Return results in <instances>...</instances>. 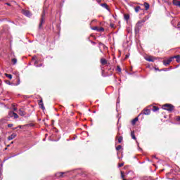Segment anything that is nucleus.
Here are the masks:
<instances>
[{"mask_svg": "<svg viewBox=\"0 0 180 180\" xmlns=\"http://www.w3.org/2000/svg\"><path fill=\"white\" fill-rule=\"evenodd\" d=\"M117 71L122 72V68H120V66L117 67Z\"/></svg>", "mask_w": 180, "mask_h": 180, "instance_id": "obj_27", "label": "nucleus"}, {"mask_svg": "<svg viewBox=\"0 0 180 180\" xmlns=\"http://www.w3.org/2000/svg\"><path fill=\"white\" fill-rule=\"evenodd\" d=\"M125 1H127V0H124Z\"/></svg>", "mask_w": 180, "mask_h": 180, "instance_id": "obj_46", "label": "nucleus"}, {"mask_svg": "<svg viewBox=\"0 0 180 180\" xmlns=\"http://www.w3.org/2000/svg\"><path fill=\"white\" fill-rule=\"evenodd\" d=\"M124 18L125 20H129V19H130V15L129 14H124Z\"/></svg>", "mask_w": 180, "mask_h": 180, "instance_id": "obj_19", "label": "nucleus"}, {"mask_svg": "<svg viewBox=\"0 0 180 180\" xmlns=\"http://www.w3.org/2000/svg\"><path fill=\"white\" fill-rule=\"evenodd\" d=\"M11 62H12V64H13V65H15V64H16V63H18V59H16V58H13V59L11 60Z\"/></svg>", "mask_w": 180, "mask_h": 180, "instance_id": "obj_20", "label": "nucleus"}, {"mask_svg": "<svg viewBox=\"0 0 180 180\" xmlns=\"http://www.w3.org/2000/svg\"><path fill=\"white\" fill-rule=\"evenodd\" d=\"M126 58H129V55H127V56H126Z\"/></svg>", "mask_w": 180, "mask_h": 180, "instance_id": "obj_37", "label": "nucleus"}, {"mask_svg": "<svg viewBox=\"0 0 180 180\" xmlns=\"http://www.w3.org/2000/svg\"><path fill=\"white\" fill-rule=\"evenodd\" d=\"M92 22H96V20H93Z\"/></svg>", "mask_w": 180, "mask_h": 180, "instance_id": "obj_40", "label": "nucleus"}, {"mask_svg": "<svg viewBox=\"0 0 180 180\" xmlns=\"http://www.w3.org/2000/svg\"><path fill=\"white\" fill-rule=\"evenodd\" d=\"M25 126H27L28 127H33V126H34V124L31 123V124H27Z\"/></svg>", "mask_w": 180, "mask_h": 180, "instance_id": "obj_29", "label": "nucleus"}, {"mask_svg": "<svg viewBox=\"0 0 180 180\" xmlns=\"http://www.w3.org/2000/svg\"><path fill=\"white\" fill-rule=\"evenodd\" d=\"M138 121H139V118H138V117L134 118V119L131 121V124H133V125L136 124V123H137Z\"/></svg>", "mask_w": 180, "mask_h": 180, "instance_id": "obj_17", "label": "nucleus"}, {"mask_svg": "<svg viewBox=\"0 0 180 180\" xmlns=\"http://www.w3.org/2000/svg\"><path fill=\"white\" fill-rule=\"evenodd\" d=\"M98 28H99L98 27H91L92 30H96V32H98Z\"/></svg>", "mask_w": 180, "mask_h": 180, "instance_id": "obj_25", "label": "nucleus"}, {"mask_svg": "<svg viewBox=\"0 0 180 180\" xmlns=\"http://www.w3.org/2000/svg\"><path fill=\"white\" fill-rule=\"evenodd\" d=\"M122 141H123V137L120 136V137L118 138V143H122Z\"/></svg>", "mask_w": 180, "mask_h": 180, "instance_id": "obj_24", "label": "nucleus"}, {"mask_svg": "<svg viewBox=\"0 0 180 180\" xmlns=\"http://www.w3.org/2000/svg\"><path fill=\"white\" fill-rule=\"evenodd\" d=\"M124 165V162L120 163V164H118V168H120L121 167H123Z\"/></svg>", "mask_w": 180, "mask_h": 180, "instance_id": "obj_30", "label": "nucleus"}, {"mask_svg": "<svg viewBox=\"0 0 180 180\" xmlns=\"http://www.w3.org/2000/svg\"><path fill=\"white\" fill-rule=\"evenodd\" d=\"M176 58V61H179V60H180V56H179V58Z\"/></svg>", "mask_w": 180, "mask_h": 180, "instance_id": "obj_36", "label": "nucleus"}, {"mask_svg": "<svg viewBox=\"0 0 180 180\" xmlns=\"http://www.w3.org/2000/svg\"><path fill=\"white\" fill-rule=\"evenodd\" d=\"M131 137L133 139V140H137V138H136V135H134V131H132L131 132Z\"/></svg>", "mask_w": 180, "mask_h": 180, "instance_id": "obj_16", "label": "nucleus"}, {"mask_svg": "<svg viewBox=\"0 0 180 180\" xmlns=\"http://www.w3.org/2000/svg\"><path fill=\"white\" fill-rule=\"evenodd\" d=\"M121 178L124 179V174H123V172H121Z\"/></svg>", "mask_w": 180, "mask_h": 180, "instance_id": "obj_31", "label": "nucleus"}, {"mask_svg": "<svg viewBox=\"0 0 180 180\" xmlns=\"http://www.w3.org/2000/svg\"><path fill=\"white\" fill-rule=\"evenodd\" d=\"M144 20H139L136 25V27L137 29H139L140 27H141V26H143V23H144Z\"/></svg>", "mask_w": 180, "mask_h": 180, "instance_id": "obj_5", "label": "nucleus"}, {"mask_svg": "<svg viewBox=\"0 0 180 180\" xmlns=\"http://www.w3.org/2000/svg\"><path fill=\"white\" fill-rule=\"evenodd\" d=\"M122 149V146L119 145L116 147V150L117 151H119V150H121Z\"/></svg>", "mask_w": 180, "mask_h": 180, "instance_id": "obj_26", "label": "nucleus"}, {"mask_svg": "<svg viewBox=\"0 0 180 180\" xmlns=\"http://www.w3.org/2000/svg\"><path fill=\"white\" fill-rule=\"evenodd\" d=\"M15 137H16V134H12L10 136L8 137V141L13 140Z\"/></svg>", "mask_w": 180, "mask_h": 180, "instance_id": "obj_14", "label": "nucleus"}, {"mask_svg": "<svg viewBox=\"0 0 180 180\" xmlns=\"http://www.w3.org/2000/svg\"><path fill=\"white\" fill-rule=\"evenodd\" d=\"M18 127H19L20 129H22V126H20H20H18Z\"/></svg>", "mask_w": 180, "mask_h": 180, "instance_id": "obj_39", "label": "nucleus"}, {"mask_svg": "<svg viewBox=\"0 0 180 180\" xmlns=\"http://www.w3.org/2000/svg\"><path fill=\"white\" fill-rule=\"evenodd\" d=\"M44 16H46V12L44 11V12L41 14V21L39 23V29H41V26H43V23H44Z\"/></svg>", "mask_w": 180, "mask_h": 180, "instance_id": "obj_3", "label": "nucleus"}, {"mask_svg": "<svg viewBox=\"0 0 180 180\" xmlns=\"http://www.w3.org/2000/svg\"><path fill=\"white\" fill-rule=\"evenodd\" d=\"M143 6L145 7L146 11H148V9H150V4L147 2L143 4Z\"/></svg>", "mask_w": 180, "mask_h": 180, "instance_id": "obj_12", "label": "nucleus"}, {"mask_svg": "<svg viewBox=\"0 0 180 180\" xmlns=\"http://www.w3.org/2000/svg\"><path fill=\"white\" fill-rule=\"evenodd\" d=\"M134 11L136 13H139V12H140V11H141V7H140L139 6H136L134 8Z\"/></svg>", "mask_w": 180, "mask_h": 180, "instance_id": "obj_15", "label": "nucleus"}, {"mask_svg": "<svg viewBox=\"0 0 180 180\" xmlns=\"http://www.w3.org/2000/svg\"><path fill=\"white\" fill-rule=\"evenodd\" d=\"M63 175H64V172H58L56 174V178H63Z\"/></svg>", "mask_w": 180, "mask_h": 180, "instance_id": "obj_10", "label": "nucleus"}, {"mask_svg": "<svg viewBox=\"0 0 180 180\" xmlns=\"http://www.w3.org/2000/svg\"><path fill=\"white\" fill-rule=\"evenodd\" d=\"M162 109L165 110H168L169 112H172L174 110V105L171 104H165L162 106Z\"/></svg>", "mask_w": 180, "mask_h": 180, "instance_id": "obj_2", "label": "nucleus"}, {"mask_svg": "<svg viewBox=\"0 0 180 180\" xmlns=\"http://www.w3.org/2000/svg\"><path fill=\"white\" fill-rule=\"evenodd\" d=\"M16 110H17L16 108H13V110L16 111Z\"/></svg>", "mask_w": 180, "mask_h": 180, "instance_id": "obj_38", "label": "nucleus"}, {"mask_svg": "<svg viewBox=\"0 0 180 180\" xmlns=\"http://www.w3.org/2000/svg\"><path fill=\"white\" fill-rule=\"evenodd\" d=\"M9 117H14V119H18L19 117V115L16 112H13V111H10L8 112Z\"/></svg>", "mask_w": 180, "mask_h": 180, "instance_id": "obj_4", "label": "nucleus"}, {"mask_svg": "<svg viewBox=\"0 0 180 180\" xmlns=\"http://www.w3.org/2000/svg\"><path fill=\"white\" fill-rule=\"evenodd\" d=\"M150 113H151V111H150L148 109L143 110V115H150Z\"/></svg>", "mask_w": 180, "mask_h": 180, "instance_id": "obj_18", "label": "nucleus"}, {"mask_svg": "<svg viewBox=\"0 0 180 180\" xmlns=\"http://www.w3.org/2000/svg\"><path fill=\"white\" fill-rule=\"evenodd\" d=\"M6 77L7 78H8L9 79H12V75L6 74Z\"/></svg>", "mask_w": 180, "mask_h": 180, "instance_id": "obj_22", "label": "nucleus"}, {"mask_svg": "<svg viewBox=\"0 0 180 180\" xmlns=\"http://www.w3.org/2000/svg\"><path fill=\"white\" fill-rule=\"evenodd\" d=\"M98 4H101L102 2V0H97Z\"/></svg>", "mask_w": 180, "mask_h": 180, "instance_id": "obj_35", "label": "nucleus"}, {"mask_svg": "<svg viewBox=\"0 0 180 180\" xmlns=\"http://www.w3.org/2000/svg\"><path fill=\"white\" fill-rule=\"evenodd\" d=\"M11 144H13V141H12V142L11 143Z\"/></svg>", "mask_w": 180, "mask_h": 180, "instance_id": "obj_43", "label": "nucleus"}, {"mask_svg": "<svg viewBox=\"0 0 180 180\" xmlns=\"http://www.w3.org/2000/svg\"><path fill=\"white\" fill-rule=\"evenodd\" d=\"M176 120L177 122H180V117H176Z\"/></svg>", "mask_w": 180, "mask_h": 180, "instance_id": "obj_33", "label": "nucleus"}, {"mask_svg": "<svg viewBox=\"0 0 180 180\" xmlns=\"http://www.w3.org/2000/svg\"><path fill=\"white\" fill-rule=\"evenodd\" d=\"M39 105L40 106L41 108H42L43 110H44L45 108H44V104L43 103V100L41 99L39 102Z\"/></svg>", "mask_w": 180, "mask_h": 180, "instance_id": "obj_9", "label": "nucleus"}, {"mask_svg": "<svg viewBox=\"0 0 180 180\" xmlns=\"http://www.w3.org/2000/svg\"><path fill=\"white\" fill-rule=\"evenodd\" d=\"M179 58V56H172V58L167 60H165L163 61V64L164 65H169L172 62V60H174V58Z\"/></svg>", "mask_w": 180, "mask_h": 180, "instance_id": "obj_1", "label": "nucleus"}, {"mask_svg": "<svg viewBox=\"0 0 180 180\" xmlns=\"http://www.w3.org/2000/svg\"><path fill=\"white\" fill-rule=\"evenodd\" d=\"M173 5H175V6L180 7V1L178 0H173Z\"/></svg>", "mask_w": 180, "mask_h": 180, "instance_id": "obj_11", "label": "nucleus"}, {"mask_svg": "<svg viewBox=\"0 0 180 180\" xmlns=\"http://www.w3.org/2000/svg\"><path fill=\"white\" fill-rule=\"evenodd\" d=\"M101 6H102L103 8H105V9H109L108 7V4H101Z\"/></svg>", "mask_w": 180, "mask_h": 180, "instance_id": "obj_21", "label": "nucleus"}, {"mask_svg": "<svg viewBox=\"0 0 180 180\" xmlns=\"http://www.w3.org/2000/svg\"><path fill=\"white\" fill-rule=\"evenodd\" d=\"M98 32H105V29L103 27H98Z\"/></svg>", "mask_w": 180, "mask_h": 180, "instance_id": "obj_23", "label": "nucleus"}, {"mask_svg": "<svg viewBox=\"0 0 180 180\" xmlns=\"http://www.w3.org/2000/svg\"><path fill=\"white\" fill-rule=\"evenodd\" d=\"M160 108H158V107L154 106L153 107V112H157Z\"/></svg>", "mask_w": 180, "mask_h": 180, "instance_id": "obj_28", "label": "nucleus"}, {"mask_svg": "<svg viewBox=\"0 0 180 180\" xmlns=\"http://www.w3.org/2000/svg\"><path fill=\"white\" fill-rule=\"evenodd\" d=\"M13 126V124H8V127H12Z\"/></svg>", "mask_w": 180, "mask_h": 180, "instance_id": "obj_34", "label": "nucleus"}, {"mask_svg": "<svg viewBox=\"0 0 180 180\" xmlns=\"http://www.w3.org/2000/svg\"><path fill=\"white\" fill-rule=\"evenodd\" d=\"M22 13L27 18H30V16H32V13H30V11L27 10H22Z\"/></svg>", "mask_w": 180, "mask_h": 180, "instance_id": "obj_6", "label": "nucleus"}, {"mask_svg": "<svg viewBox=\"0 0 180 180\" xmlns=\"http://www.w3.org/2000/svg\"><path fill=\"white\" fill-rule=\"evenodd\" d=\"M123 180H126V179H124Z\"/></svg>", "mask_w": 180, "mask_h": 180, "instance_id": "obj_47", "label": "nucleus"}, {"mask_svg": "<svg viewBox=\"0 0 180 180\" xmlns=\"http://www.w3.org/2000/svg\"><path fill=\"white\" fill-rule=\"evenodd\" d=\"M18 84H20V79H18Z\"/></svg>", "mask_w": 180, "mask_h": 180, "instance_id": "obj_41", "label": "nucleus"}, {"mask_svg": "<svg viewBox=\"0 0 180 180\" xmlns=\"http://www.w3.org/2000/svg\"><path fill=\"white\" fill-rule=\"evenodd\" d=\"M7 147H11V145H7Z\"/></svg>", "mask_w": 180, "mask_h": 180, "instance_id": "obj_42", "label": "nucleus"}, {"mask_svg": "<svg viewBox=\"0 0 180 180\" xmlns=\"http://www.w3.org/2000/svg\"><path fill=\"white\" fill-rule=\"evenodd\" d=\"M20 116H25V115H26V112H25V110L20 109L19 112H18Z\"/></svg>", "mask_w": 180, "mask_h": 180, "instance_id": "obj_13", "label": "nucleus"}, {"mask_svg": "<svg viewBox=\"0 0 180 180\" xmlns=\"http://www.w3.org/2000/svg\"><path fill=\"white\" fill-rule=\"evenodd\" d=\"M110 27H112V29H114V27H115V24L111 23V24L110 25Z\"/></svg>", "mask_w": 180, "mask_h": 180, "instance_id": "obj_32", "label": "nucleus"}, {"mask_svg": "<svg viewBox=\"0 0 180 180\" xmlns=\"http://www.w3.org/2000/svg\"><path fill=\"white\" fill-rule=\"evenodd\" d=\"M5 150H8V148H6Z\"/></svg>", "mask_w": 180, "mask_h": 180, "instance_id": "obj_45", "label": "nucleus"}, {"mask_svg": "<svg viewBox=\"0 0 180 180\" xmlns=\"http://www.w3.org/2000/svg\"><path fill=\"white\" fill-rule=\"evenodd\" d=\"M6 5H9V3H6Z\"/></svg>", "mask_w": 180, "mask_h": 180, "instance_id": "obj_44", "label": "nucleus"}, {"mask_svg": "<svg viewBox=\"0 0 180 180\" xmlns=\"http://www.w3.org/2000/svg\"><path fill=\"white\" fill-rule=\"evenodd\" d=\"M146 61H149L150 63H154L155 58L153 56H148L146 58Z\"/></svg>", "mask_w": 180, "mask_h": 180, "instance_id": "obj_8", "label": "nucleus"}, {"mask_svg": "<svg viewBox=\"0 0 180 180\" xmlns=\"http://www.w3.org/2000/svg\"><path fill=\"white\" fill-rule=\"evenodd\" d=\"M101 65H110V63H108V60L105 58L101 59Z\"/></svg>", "mask_w": 180, "mask_h": 180, "instance_id": "obj_7", "label": "nucleus"}]
</instances>
